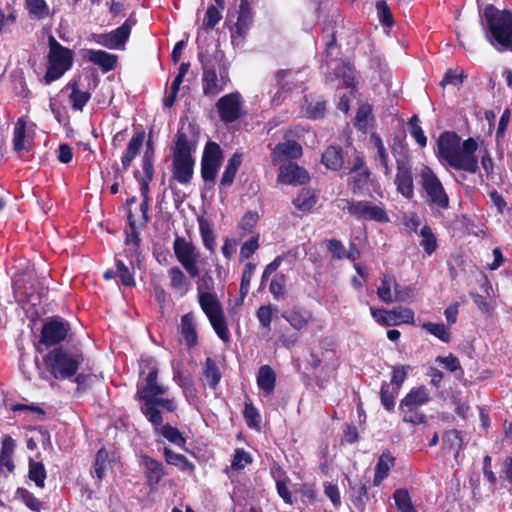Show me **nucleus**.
Here are the masks:
<instances>
[{
	"mask_svg": "<svg viewBox=\"0 0 512 512\" xmlns=\"http://www.w3.org/2000/svg\"><path fill=\"white\" fill-rule=\"evenodd\" d=\"M154 433L157 435H161L167 441L177 446H183L186 442L182 433L176 428L171 426L170 424L166 425H153Z\"/></svg>",
	"mask_w": 512,
	"mask_h": 512,
	"instance_id": "nucleus-31",
	"label": "nucleus"
},
{
	"mask_svg": "<svg viewBox=\"0 0 512 512\" xmlns=\"http://www.w3.org/2000/svg\"><path fill=\"white\" fill-rule=\"evenodd\" d=\"M276 384V375L273 369L268 365H263L259 368L257 374V385L259 389L269 396L274 392Z\"/></svg>",
	"mask_w": 512,
	"mask_h": 512,
	"instance_id": "nucleus-21",
	"label": "nucleus"
},
{
	"mask_svg": "<svg viewBox=\"0 0 512 512\" xmlns=\"http://www.w3.org/2000/svg\"><path fill=\"white\" fill-rule=\"evenodd\" d=\"M276 309L272 305H262L257 310V318L263 328L270 329L273 314Z\"/></svg>",
	"mask_w": 512,
	"mask_h": 512,
	"instance_id": "nucleus-56",
	"label": "nucleus"
},
{
	"mask_svg": "<svg viewBox=\"0 0 512 512\" xmlns=\"http://www.w3.org/2000/svg\"><path fill=\"white\" fill-rule=\"evenodd\" d=\"M392 312L394 314L393 318L397 321V325L401 323L413 325L415 323L414 312L408 307L394 309Z\"/></svg>",
	"mask_w": 512,
	"mask_h": 512,
	"instance_id": "nucleus-61",
	"label": "nucleus"
},
{
	"mask_svg": "<svg viewBox=\"0 0 512 512\" xmlns=\"http://www.w3.org/2000/svg\"><path fill=\"white\" fill-rule=\"evenodd\" d=\"M198 302L208 319L223 313L221 304L215 294L201 295L198 297Z\"/></svg>",
	"mask_w": 512,
	"mask_h": 512,
	"instance_id": "nucleus-32",
	"label": "nucleus"
},
{
	"mask_svg": "<svg viewBox=\"0 0 512 512\" xmlns=\"http://www.w3.org/2000/svg\"><path fill=\"white\" fill-rule=\"evenodd\" d=\"M322 163L327 169L338 171L344 164L343 150L339 146H329L322 154Z\"/></svg>",
	"mask_w": 512,
	"mask_h": 512,
	"instance_id": "nucleus-23",
	"label": "nucleus"
},
{
	"mask_svg": "<svg viewBox=\"0 0 512 512\" xmlns=\"http://www.w3.org/2000/svg\"><path fill=\"white\" fill-rule=\"evenodd\" d=\"M108 463V452L102 448L96 454L94 470L98 479H102L105 475L106 466Z\"/></svg>",
	"mask_w": 512,
	"mask_h": 512,
	"instance_id": "nucleus-59",
	"label": "nucleus"
},
{
	"mask_svg": "<svg viewBox=\"0 0 512 512\" xmlns=\"http://www.w3.org/2000/svg\"><path fill=\"white\" fill-rule=\"evenodd\" d=\"M198 222L203 245L207 250L213 253L215 251L216 241L212 226L209 221L204 218H199Z\"/></svg>",
	"mask_w": 512,
	"mask_h": 512,
	"instance_id": "nucleus-35",
	"label": "nucleus"
},
{
	"mask_svg": "<svg viewBox=\"0 0 512 512\" xmlns=\"http://www.w3.org/2000/svg\"><path fill=\"white\" fill-rule=\"evenodd\" d=\"M28 477L35 483L38 488H44L45 480L47 477L44 464L42 462H37L31 459L29 461Z\"/></svg>",
	"mask_w": 512,
	"mask_h": 512,
	"instance_id": "nucleus-36",
	"label": "nucleus"
},
{
	"mask_svg": "<svg viewBox=\"0 0 512 512\" xmlns=\"http://www.w3.org/2000/svg\"><path fill=\"white\" fill-rule=\"evenodd\" d=\"M399 390L395 388V391L390 390V384L384 382L380 390L381 403L388 411H393L395 407V395Z\"/></svg>",
	"mask_w": 512,
	"mask_h": 512,
	"instance_id": "nucleus-51",
	"label": "nucleus"
},
{
	"mask_svg": "<svg viewBox=\"0 0 512 512\" xmlns=\"http://www.w3.org/2000/svg\"><path fill=\"white\" fill-rule=\"evenodd\" d=\"M222 160L220 146L209 141L203 151L201 160V176L205 182H214Z\"/></svg>",
	"mask_w": 512,
	"mask_h": 512,
	"instance_id": "nucleus-11",
	"label": "nucleus"
},
{
	"mask_svg": "<svg viewBox=\"0 0 512 512\" xmlns=\"http://www.w3.org/2000/svg\"><path fill=\"white\" fill-rule=\"evenodd\" d=\"M144 142V133L135 134L128 142L127 148L122 156L121 162L123 169L127 170L134 158L140 153Z\"/></svg>",
	"mask_w": 512,
	"mask_h": 512,
	"instance_id": "nucleus-24",
	"label": "nucleus"
},
{
	"mask_svg": "<svg viewBox=\"0 0 512 512\" xmlns=\"http://www.w3.org/2000/svg\"><path fill=\"white\" fill-rule=\"evenodd\" d=\"M348 212L358 218L374 220L377 222H388L389 217L386 211L368 201H347L345 207Z\"/></svg>",
	"mask_w": 512,
	"mask_h": 512,
	"instance_id": "nucleus-13",
	"label": "nucleus"
},
{
	"mask_svg": "<svg viewBox=\"0 0 512 512\" xmlns=\"http://www.w3.org/2000/svg\"><path fill=\"white\" fill-rule=\"evenodd\" d=\"M293 204L296 209L306 212L316 204V198L312 190L303 188L297 197L293 200Z\"/></svg>",
	"mask_w": 512,
	"mask_h": 512,
	"instance_id": "nucleus-38",
	"label": "nucleus"
},
{
	"mask_svg": "<svg viewBox=\"0 0 512 512\" xmlns=\"http://www.w3.org/2000/svg\"><path fill=\"white\" fill-rule=\"evenodd\" d=\"M252 23V11L247 0H241L236 23L237 33L243 36Z\"/></svg>",
	"mask_w": 512,
	"mask_h": 512,
	"instance_id": "nucleus-34",
	"label": "nucleus"
},
{
	"mask_svg": "<svg viewBox=\"0 0 512 512\" xmlns=\"http://www.w3.org/2000/svg\"><path fill=\"white\" fill-rule=\"evenodd\" d=\"M395 459L389 451H385L379 457L375 467L374 485H380L388 476L391 467L394 466Z\"/></svg>",
	"mask_w": 512,
	"mask_h": 512,
	"instance_id": "nucleus-27",
	"label": "nucleus"
},
{
	"mask_svg": "<svg viewBox=\"0 0 512 512\" xmlns=\"http://www.w3.org/2000/svg\"><path fill=\"white\" fill-rule=\"evenodd\" d=\"M335 79L341 80L345 87H352L354 83V71L352 67L346 63L337 65L334 69V73L325 77L327 83L332 82Z\"/></svg>",
	"mask_w": 512,
	"mask_h": 512,
	"instance_id": "nucleus-29",
	"label": "nucleus"
},
{
	"mask_svg": "<svg viewBox=\"0 0 512 512\" xmlns=\"http://www.w3.org/2000/svg\"><path fill=\"white\" fill-rule=\"evenodd\" d=\"M221 18H222V16H221V13L218 10V8L215 7L214 5H210L207 8L206 13H205V17L203 20V27L206 30L213 29L218 24V22L221 20Z\"/></svg>",
	"mask_w": 512,
	"mask_h": 512,
	"instance_id": "nucleus-57",
	"label": "nucleus"
},
{
	"mask_svg": "<svg viewBox=\"0 0 512 512\" xmlns=\"http://www.w3.org/2000/svg\"><path fill=\"white\" fill-rule=\"evenodd\" d=\"M282 318L288 321L293 328L301 330L309 323L311 320V315L309 313H302L297 310H291L283 312Z\"/></svg>",
	"mask_w": 512,
	"mask_h": 512,
	"instance_id": "nucleus-37",
	"label": "nucleus"
},
{
	"mask_svg": "<svg viewBox=\"0 0 512 512\" xmlns=\"http://www.w3.org/2000/svg\"><path fill=\"white\" fill-rule=\"evenodd\" d=\"M26 121L23 117L19 118L15 124L13 133V148L16 152H21L25 147Z\"/></svg>",
	"mask_w": 512,
	"mask_h": 512,
	"instance_id": "nucleus-40",
	"label": "nucleus"
},
{
	"mask_svg": "<svg viewBox=\"0 0 512 512\" xmlns=\"http://www.w3.org/2000/svg\"><path fill=\"white\" fill-rule=\"evenodd\" d=\"M117 273L121 279V282L125 286L132 287L135 285V279L130 269L121 260L116 262Z\"/></svg>",
	"mask_w": 512,
	"mask_h": 512,
	"instance_id": "nucleus-63",
	"label": "nucleus"
},
{
	"mask_svg": "<svg viewBox=\"0 0 512 512\" xmlns=\"http://www.w3.org/2000/svg\"><path fill=\"white\" fill-rule=\"evenodd\" d=\"M157 406H161L169 412H173L177 408V404L172 398H159L156 396L148 400L147 403H143L141 405V412L152 425H161L163 423L162 414Z\"/></svg>",
	"mask_w": 512,
	"mask_h": 512,
	"instance_id": "nucleus-14",
	"label": "nucleus"
},
{
	"mask_svg": "<svg viewBox=\"0 0 512 512\" xmlns=\"http://www.w3.org/2000/svg\"><path fill=\"white\" fill-rule=\"evenodd\" d=\"M164 457H165V461L169 465L178 466L181 469H185L186 467L189 466V462L184 455L176 453L173 450H171L170 448H167V447L164 448Z\"/></svg>",
	"mask_w": 512,
	"mask_h": 512,
	"instance_id": "nucleus-55",
	"label": "nucleus"
},
{
	"mask_svg": "<svg viewBox=\"0 0 512 512\" xmlns=\"http://www.w3.org/2000/svg\"><path fill=\"white\" fill-rule=\"evenodd\" d=\"M396 286V278L391 274H384L381 278L380 286L377 289L379 299L387 304L394 302L392 290L395 292Z\"/></svg>",
	"mask_w": 512,
	"mask_h": 512,
	"instance_id": "nucleus-28",
	"label": "nucleus"
},
{
	"mask_svg": "<svg viewBox=\"0 0 512 512\" xmlns=\"http://www.w3.org/2000/svg\"><path fill=\"white\" fill-rule=\"evenodd\" d=\"M136 23L135 20L128 18L120 27L109 32L95 34L93 36L95 42L108 49H119L124 46L128 40L132 26Z\"/></svg>",
	"mask_w": 512,
	"mask_h": 512,
	"instance_id": "nucleus-12",
	"label": "nucleus"
},
{
	"mask_svg": "<svg viewBox=\"0 0 512 512\" xmlns=\"http://www.w3.org/2000/svg\"><path fill=\"white\" fill-rule=\"evenodd\" d=\"M399 409L403 413V422L411 423L414 425H419L426 422L425 415L419 410V407L417 406H399Z\"/></svg>",
	"mask_w": 512,
	"mask_h": 512,
	"instance_id": "nucleus-44",
	"label": "nucleus"
},
{
	"mask_svg": "<svg viewBox=\"0 0 512 512\" xmlns=\"http://www.w3.org/2000/svg\"><path fill=\"white\" fill-rule=\"evenodd\" d=\"M202 64V89L203 95L214 98L221 93L230 81L228 73L223 71L216 73L214 65L208 59L200 58Z\"/></svg>",
	"mask_w": 512,
	"mask_h": 512,
	"instance_id": "nucleus-9",
	"label": "nucleus"
},
{
	"mask_svg": "<svg viewBox=\"0 0 512 512\" xmlns=\"http://www.w3.org/2000/svg\"><path fill=\"white\" fill-rule=\"evenodd\" d=\"M430 401V394L425 386L412 388L400 401V407L417 406L427 404Z\"/></svg>",
	"mask_w": 512,
	"mask_h": 512,
	"instance_id": "nucleus-22",
	"label": "nucleus"
},
{
	"mask_svg": "<svg viewBox=\"0 0 512 512\" xmlns=\"http://www.w3.org/2000/svg\"><path fill=\"white\" fill-rule=\"evenodd\" d=\"M139 465L144 469L148 486L155 489L165 475L163 464L146 454H140Z\"/></svg>",
	"mask_w": 512,
	"mask_h": 512,
	"instance_id": "nucleus-17",
	"label": "nucleus"
},
{
	"mask_svg": "<svg viewBox=\"0 0 512 512\" xmlns=\"http://www.w3.org/2000/svg\"><path fill=\"white\" fill-rule=\"evenodd\" d=\"M420 235L422 237L421 241H420V245L423 247L424 251L428 254V255H431L432 253H434L437 249V239L432 231V229L425 225L424 227H422L421 231H420Z\"/></svg>",
	"mask_w": 512,
	"mask_h": 512,
	"instance_id": "nucleus-45",
	"label": "nucleus"
},
{
	"mask_svg": "<svg viewBox=\"0 0 512 512\" xmlns=\"http://www.w3.org/2000/svg\"><path fill=\"white\" fill-rule=\"evenodd\" d=\"M370 312L372 317L383 326H395L397 325V321L393 318V312L387 311L385 309H376L374 307L370 308Z\"/></svg>",
	"mask_w": 512,
	"mask_h": 512,
	"instance_id": "nucleus-52",
	"label": "nucleus"
},
{
	"mask_svg": "<svg viewBox=\"0 0 512 512\" xmlns=\"http://www.w3.org/2000/svg\"><path fill=\"white\" fill-rule=\"evenodd\" d=\"M393 497L397 508L401 512H417L406 489H397Z\"/></svg>",
	"mask_w": 512,
	"mask_h": 512,
	"instance_id": "nucleus-43",
	"label": "nucleus"
},
{
	"mask_svg": "<svg viewBox=\"0 0 512 512\" xmlns=\"http://www.w3.org/2000/svg\"><path fill=\"white\" fill-rule=\"evenodd\" d=\"M203 374L209 386L211 388H216L221 379V373L216 363L211 358L206 359Z\"/></svg>",
	"mask_w": 512,
	"mask_h": 512,
	"instance_id": "nucleus-46",
	"label": "nucleus"
},
{
	"mask_svg": "<svg viewBox=\"0 0 512 512\" xmlns=\"http://www.w3.org/2000/svg\"><path fill=\"white\" fill-rule=\"evenodd\" d=\"M209 321L218 337L224 342H228L230 339V333L226 324L224 313L214 316L213 318H209Z\"/></svg>",
	"mask_w": 512,
	"mask_h": 512,
	"instance_id": "nucleus-49",
	"label": "nucleus"
},
{
	"mask_svg": "<svg viewBox=\"0 0 512 512\" xmlns=\"http://www.w3.org/2000/svg\"><path fill=\"white\" fill-rule=\"evenodd\" d=\"M147 375L143 382L138 383L136 398L147 403L152 398L163 395L167 392V387L157 382L158 367L152 357H142L140 360V374Z\"/></svg>",
	"mask_w": 512,
	"mask_h": 512,
	"instance_id": "nucleus-6",
	"label": "nucleus"
},
{
	"mask_svg": "<svg viewBox=\"0 0 512 512\" xmlns=\"http://www.w3.org/2000/svg\"><path fill=\"white\" fill-rule=\"evenodd\" d=\"M174 379L182 387L186 397H194L196 389L190 376H185L180 372L175 373Z\"/></svg>",
	"mask_w": 512,
	"mask_h": 512,
	"instance_id": "nucleus-60",
	"label": "nucleus"
},
{
	"mask_svg": "<svg viewBox=\"0 0 512 512\" xmlns=\"http://www.w3.org/2000/svg\"><path fill=\"white\" fill-rule=\"evenodd\" d=\"M252 462V457L243 449H236L232 460L231 468L233 470H242L246 464Z\"/></svg>",
	"mask_w": 512,
	"mask_h": 512,
	"instance_id": "nucleus-62",
	"label": "nucleus"
},
{
	"mask_svg": "<svg viewBox=\"0 0 512 512\" xmlns=\"http://www.w3.org/2000/svg\"><path fill=\"white\" fill-rule=\"evenodd\" d=\"M489 34L487 38L498 51L512 52V13L498 10L493 5L484 8Z\"/></svg>",
	"mask_w": 512,
	"mask_h": 512,
	"instance_id": "nucleus-4",
	"label": "nucleus"
},
{
	"mask_svg": "<svg viewBox=\"0 0 512 512\" xmlns=\"http://www.w3.org/2000/svg\"><path fill=\"white\" fill-rule=\"evenodd\" d=\"M26 8L31 16L44 19L49 16V7L45 0H25Z\"/></svg>",
	"mask_w": 512,
	"mask_h": 512,
	"instance_id": "nucleus-41",
	"label": "nucleus"
},
{
	"mask_svg": "<svg viewBox=\"0 0 512 512\" xmlns=\"http://www.w3.org/2000/svg\"><path fill=\"white\" fill-rule=\"evenodd\" d=\"M15 497L22 501L31 511L41 512L43 503L25 488H18Z\"/></svg>",
	"mask_w": 512,
	"mask_h": 512,
	"instance_id": "nucleus-39",
	"label": "nucleus"
},
{
	"mask_svg": "<svg viewBox=\"0 0 512 512\" xmlns=\"http://www.w3.org/2000/svg\"><path fill=\"white\" fill-rule=\"evenodd\" d=\"M181 334L188 347H193L197 344V332L195 317L193 313H187L181 318Z\"/></svg>",
	"mask_w": 512,
	"mask_h": 512,
	"instance_id": "nucleus-25",
	"label": "nucleus"
},
{
	"mask_svg": "<svg viewBox=\"0 0 512 512\" xmlns=\"http://www.w3.org/2000/svg\"><path fill=\"white\" fill-rule=\"evenodd\" d=\"M244 418L251 428H257L260 425L261 417L256 407L251 402H245Z\"/></svg>",
	"mask_w": 512,
	"mask_h": 512,
	"instance_id": "nucleus-54",
	"label": "nucleus"
},
{
	"mask_svg": "<svg viewBox=\"0 0 512 512\" xmlns=\"http://www.w3.org/2000/svg\"><path fill=\"white\" fill-rule=\"evenodd\" d=\"M243 98L239 92H232L219 98L216 103L219 118L224 123H232L244 115Z\"/></svg>",
	"mask_w": 512,
	"mask_h": 512,
	"instance_id": "nucleus-10",
	"label": "nucleus"
},
{
	"mask_svg": "<svg viewBox=\"0 0 512 512\" xmlns=\"http://www.w3.org/2000/svg\"><path fill=\"white\" fill-rule=\"evenodd\" d=\"M422 327L428 333L434 335L441 341L446 342V343L450 341L451 334H450L448 328L443 323L426 322L422 325Z\"/></svg>",
	"mask_w": 512,
	"mask_h": 512,
	"instance_id": "nucleus-48",
	"label": "nucleus"
},
{
	"mask_svg": "<svg viewBox=\"0 0 512 512\" xmlns=\"http://www.w3.org/2000/svg\"><path fill=\"white\" fill-rule=\"evenodd\" d=\"M48 68L44 76L46 84L59 79L72 65V52L63 47L53 36L49 38Z\"/></svg>",
	"mask_w": 512,
	"mask_h": 512,
	"instance_id": "nucleus-7",
	"label": "nucleus"
},
{
	"mask_svg": "<svg viewBox=\"0 0 512 512\" xmlns=\"http://www.w3.org/2000/svg\"><path fill=\"white\" fill-rule=\"evenodd\" d=\"M420 183L426 193V202L430 207L449 208V196L434 171L424 166L420 171Z\"/></svg>",
	"mask_w": 512,
	"mask_h": 512,
	"instance_id": "nucleus-8",
	"label": "nucleus"
},
{
	"mask_svg": "<svg viewBox=\"0 0 512 512\" xmlns=\"http://www.w3.org/2000/svg\"><path fill=\"white\" fill-rule=\"evenodd\" d=\"M370 143L376 149L375 159L380 162L381 166L383 167L384 174L386 176L390 175L391 168L388 164V154L381 137L376 133H372L370 135Z\"/></svg>",
	"mask_w": 512,
	"mask_h": 512,
	"instance_id": "nucleus-33",
	"label": "nucleus"
},
{
	"mask_svg": "<svg viewBox=\"0 0 512 512\" xmlns=\"http://www.w3.org/2000/svg\"><path fill=\"white\" fill-rule=\"evenodd\" d=\"M173 251L177 261L181 264L188 275L197 278V297L206 294H215L214 279L210 271H206L200 277V252L192 241L184 237L176 236L173 242Z\"/></svg>",
	"mask_w": 512,
	"mask_h": 512,
	"instance_id": "nucleus-3",
	"label": "nucleus"
},
{
	"mask_svg": "<svg viewBox=\"0 0 512 512\" xmlns=\"http://www.w3.org/2000/svg\"><path fill=\"white\" fill-rule=\"evenodd\" d=\"M309 180L308 172L293 162L280 166L278 181L288 185H303Z\"/></svg>",
	"mask_w": 512,
	"mask_h": 512,
	"instance_id": "nucleus-18",
	"label": "nucleus"
},
{
	"mask_svg": "<svg viewBox=\"0 0 512 512\" xmlns=\"http://www.w3.org/2000/svg\"><path fill=\"white\" fill-rule=\"evenodd\" d=\"M69 326L61 320H50L46 322L41 331V343L51 346L63 341L68 334Z\"/></svg>",
	"mask_w": 512,
	"mask_h": 512,
	"instance_id": "nucleus-16",
	"label": "nucleus"
},
{
	"mask_svg": "<svg viewBox=\"0 0 512 512\" xmlns=\"http://www.w3.org/2000/svg\"><path fill=\"white\" fill-rule=\"evenodd\" d=\"M198 131L192 123H182L175 135L172 148V178L177 182L190 184L195 160L192 153L196 150Z\"/></svg>",
	"mask_w": 512,
	"mask_h": 512,
	"instance_id": "nucleus-2",
	"label": "nucleus"
},
{
	"mask_svg": "<svg viewBox=\"0 0 512 512\" xmlns=\"http://www.w3.org/2000/svg\"><path fill=\"white\" fill-rule=\"evenodd\" d=\"M169 287L180 296L186 295L191 289V282L178 266L168 269Z\"/></svg>",
	"mask_w": 512,
	"mask_h": 512,
	"instance_id": "nucleus-20",
	"label": "nucleus"
},
{
	"mask_svg": "<svg viewBox=\"0 0 512 512\" xmlns=\"http://www.w3.org/2000/svg\"><path fill=\"white\" fill-rule=\"evenodd\" d=\"M44 362L56 379L70 378L76 374L83 362L81 354H73L63 348H54L45 357Z\"/></svg>",
	"mask_w": 512,
	"mask_h": 512,
	"instance_id": "nucleus-5",
	"label": "nucleus"
},
{
	"mask_svg": "<svg viewBox=\"0 0 512 512\" xmlns=\"http://www.w3.org/2000/svg\"><path fill=\"white\" fill-rule=\"evenodd\" d=\"M91 94L87 91H81L80 89L72 90L69 95V102L72 109L76 111H82L84 106L90 100Z\"/></svg>",
	"mask_w": 512,
	"mask_h": 512,
	"instance_id": "nucleus-50",
	"label": "nucleus"
},
{
	"mask_svg": "<svg viewBox=\"0 0 512 512\" xmlns=\"http://www.w3.org/2000/svg\"><path fill=\"white\" fill-rule=\"evenodd\" d=\"M88 60L108 72L114 68L117 56L103 50H88Z\"/></svg>",
	"mask_w": 512,
	"mask_h": 512,
	"instance_id": "nucleus-26",
	"label": "nucleus"
},
{
	"mask_svg": "<svg viewBox=\"0 0 512 512\" xmlns=\"http://www.w3.org/2000/svg\"><path fill=\"white\" fill-rule=\"evenodd\" d=\"M376 9L378 13V17L380 22L387 26L391 27L394 24L392 13L390 8L388 7L386 1L381 0L376 3Z\"/></svg>",
	"mask_w": 512,
	"mask_h": 512,
	"instance_id": "nucleus-58",
	"label": "nucleus"
},
{
	"mask_svg": "<svg viewBox=\"0 0 512 512\" xmlns=\"http://www.w3.org/2000/svg\"><path fill=\"white\" fill-rule=\"evenodd\" d=\"M411 370L409 365L406 366H395L393 368L391 383L396 386V389L399 390L402 386L403 382L406 379L407 373Z\"/></svg>",
	"mask_w": 512,
	"mask_h": 512,
	"instance_id": "nucleus-64",
	"label": "nucleus"
},
{
	"mask_svg": "<svg viewBox=\"0 0 512 512\" xmlns=\"http://www.w3.org/2000/svg\"><path fill=\"white\" fill-rule=\"evenodd\" d=\"M372 114V108L369 104L361 105L358 108L355 117V126L358 130L366 132L369 127V122Z\"/></svg>",
	"mask_w": 512,
	"mask_h": 512,
	"instance_id": "nucleus-47",
	"label": "nucleus"
},
{
	"mask_svg": "<svg viewBox=\"0 0 512 512\" xmlns=\"http://www.w3.org/2000/svg\"><path fill=\"white\" fill-rule=\"evenodd\" d=\"M478 148L473 138L461 142L455 132H444L437 140V157L456 170H464L470 174L477 172L478 159L475 152Z\"/></svg>",
	"mask_w": 512,
	"mask_h": 512,
	"instance_id": "nucleus-1",
	"label": "nucleus"
},
{
	"mask_svg": "<svg viewBox=\"0 0 512 512\" xmlns=\"http://www.w3.org/2000/svg\"><path fill=\"white\" fill-rule=\"evenodd\" d=\"M301 156L302 146L294 140L277 144L271 153V159L274 164L284 160L297 159Z\"/></svg>",
	"mask_w": 512,
	"mask_h": 512,
	"instance_id": "nucleus-19",
	"label": "nucleus"
},
{
	"mask_svg": "<svg viewBox=\"0 0 512 512\" xmlns=\"http://www.w3.org/2000/svg\"><path fill=\"white\" fill-rule=\"evenodd\" d=\"M241 163L242 155L240 153H234L232 157L228 160V163L222 174L220 186L229 187L233 183L236 173L239 167L241 166Z\"/></svg>",
	"mask_w": 512,
	"mask_h": 512,
	"instance_id": "nucleus-30",
	"label": "nucleus"
},
{
	"mask_svg": "<svg viewBox=\"0 0 512 512\" xmlns=\"http://www.w3.org/2000/svg\"><path fill=\"white\" fill-rule=\"evenodd\" d=\"M286 276L283 273L276 274L272 279L269 290L275 299L284 298L285 296Z\"/></svg>",
	"mask_w": 512,
	"mask_h": 512,
	"instance_id": "nucleus-53",
	"label": "nucleus"
},
{
	"mask_svg": "<svg viewBox=\"0 0 512 512\" xmlns=\"http://www.w3.org/2000/svg\"><path fill=\"white\" fill-rule=\"evenodd\" d=\"M352 176L349 181V187L351 191L356 194L363 190L370 180V171L369 169H362L356 173H351Z\"/></svg>",
	"mask_w": 512,
	"mask_h": 512,
	"instance_id": "nucleus-42",
	"label": "nucleus"
},
{
	"mask_svg": "<svg viewBox=\"0 0 512 512\" xmlns=\"http://www.w3.org/2000/svg\"><path fill=\"white\" fill-rule=\"evenodd\" d=\"M394 183L397 192L404 198L410 200L414 197V181L412 168L408 161L397 160V172Z\"/></svg>",
	"mask_w": 512,
	"mask_h": 512,
	"instance_id": "nucleus-15",
	"label": "nucleus"
}]
</instances>
